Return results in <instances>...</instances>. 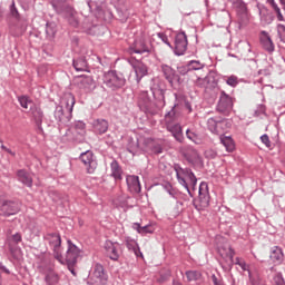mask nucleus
<instances>
[{
	"instance_id": "57",
	"label": "nucleus",
	"mask_w": 285,
	"mask_h": 285,
	"mask_svg": "<svg viewBox=\"0 0 285 285\" xmlns=\"http://www.w3.org/2000/svg\"><path fill=\"white\" fill-rule=\"evenodd\" d=\"M206 159H215L217 157V151L215 149H207L205 150Z\"/></svg>"
},
{
	"instance_id": "15",
	"label": "nucleus",
	"mask_w": 285,
	"mask_h": 285,
	"mask_svg": "<svg viewBox=\"0 0 285 285\" xmlns=\"http://www.w3.org/2000/svg\"><path fill=\"white\" fill-rule=\"evenodd\" d=\"M51 6L58 14H72V8L67 0H51Z\"/></svg>"
},
{
	"instance_id": "53",
	"label": "nucleus",
	"mask_w": 285,
	"mask_h": 285,
	"mask_svg": "<svg viewBox=\"0 0 285 285\" xmlns=\"http://www.w3.org/2000/svg\"><path fill=\"white\" fill-rule=\"evenodd\" d=\"M262 115H266V106L265 105H258L255 110V117H262Z\"/></svg>"
},
{
	"instance_id": "24",
	"label": "nucleus",
	"mask_w": 285,
	"mask_h": 285,
	"mask_svg": "<svg viewBox=\"0 0 285 285\" xmlns=\"http://www.w3.org/2000/svg\"><path fill=\"white\" fill-rule=\"evenodd\" d=\"M161 71L164 73L165 79L168 81V83H170V86H173V83L177 81L178 76L175 69H173V67L168 65H161Z\"/></svg>"
},
{
	"instance_id": "12",
	"label": "nucleus",
	"mask_w": 285,
	"mask_h": 285,
	"mask_svg": "<svg viewBox=\"0 0 285 285\" xmlns=\"http://www.w3.org/2000/svg\"><path fill=\"white\" fill-rule=\"evenodd\" d=\"M218 112H230L233 110V97L227 95L225 91L220 92L219 101L217 105Z\"/></svg>"
},
{
	"instance_id": "5",
	"label": "nucleus",
	"mask_w": 285,
	"mask_h": 285,
	"mask_svg": "<svg viewBox=\"0 0 285 285\" xmlns=\"http://www.w3.org/2000/svg\"><path fill=\"white\" fill-rule=\"evenodd\" d=\"M196 210H206L210 206V193L208 191V183L203 181L198 188V199L194 200Z\"/></svg>"
},
{
	"instance_id": "4",
	"label": "nucleus",
	"mask_w": 285,
	"mask_h": 285,
	"mask_svg": "<svg viewBox=\"0 0 285 285\" xmlns=\"http://www.w3.org/2000/svg\"><path fill=\"white\" fill-rule=\"evenodd\" d=\"M43 239L53 250L55 259H57L60 264H65L63 255H61V235H59V233H47L43 236Z\"/></svg>"
},
{
	"instance_id": "13",
	"label": "nucleus",
	"mask_w": 285,
	"mask_h": 285,
	"mask_svg": "<svg viewBox=\"0 0 285 285\" xmlns=\"http://www.w3.org/2000/svg\"><path fill=\"white\" fill-rule=\"evenodd\" d=\"M166 106V99L164 96V90H160V98L157 102H150L147 107H145L142 110L144 112H147V115H157L161 108Z\"/></svg>"
},
{
	"instance_id": "37",
	"label": "nucleus",
	"mask_w": 285,
	"mask_h": 285,
	"mask_svg": "<svg viewBox=\"0 0 285 285\" xmlns=\"http://www.w3.org/2000/svg\"><path fill=\"white\" fill-rule=\"evenodd\" d=\"M110 168H111V177H114V179H121V175L124 174V170H121V166H119V163L117 160L111 161Z\"/></svg>"
},
{
	"instance_id": "29",
	"label": "nucleus",
	"mask_w": 285,
	"mask_h": 285,
	"mask_svg": "<svg viewBox=\"0 0 285 285\" xmlns=\"http://www.w3.org/2000/svg\"><path fill=\"white\" fill-rule=\"evenodd\" d=\"M18 180L21 181L24 186H28V188H32V177H30V174L28 171L20 169L17 173Z\"/></svg>"
},
{
	"instance_id": "3",
	"label": "nucleus",
	"mask_w": 285,
	"mask_h": 285,
	"mask_svg": "<svg viewBox=\"0 0 285 285\" xmlns=\"http://www.w3.org/2000/svg\"><path fill=\"white\" fill-rule=\"evenodd\" d=\"M104 83L110 90H121L126 86V77L121 72L110 70L104 75Z\"/></svg>"
},
{
	"instance_id": "21",
	"label": "nucleus",
	"mask_w": 285,
	"mask_h": 285,
	"mask_svg": "<svg viewBox=\"0 0 285 285\" xmlns=\"http://www.w3.org/2000/svg\"><path fill=\"white\" fill-rule=\"evenodd\" d=\"M108 120L104 118L96 119L92 122L94 132H96V135H106V132H108Z\"/></svg>"
},
{
	"instance_id": "50",
	"label": "nucleus",
	"mask_w": 285,
	"mask_h": 285,
	"mask_svg": "<svg viewBox=\"0 0 285 285\" xmlns=\"http://www.w3.org/2000/svg\"><path fill=\"white\" fill-rule=\"evenodd\" d=\"M188 70H202L204 65L199 62V60H191L187 63Z\"/></svg>"
},
{
	"instance_id": "61",
	"label": "nucleus",
	"mask_w": 285,
	"mask_h": 285,
	"mask_svg": "<svg viewBox=\"0 0 285 285\" xmlns=\"http://www.w3.org/2000/svg\"><path fill=\"white\" fill-rule=\"evenodd\" d=\"M159 39H161V41L164 43H166V46H168L169 48L173 49V45L168 41V36L164 35V33H158Z\"/></svg>"
},
{
	"instance_id": "60",
	"label": "nucleus",
	"mask_w": 285,
	"mask_h": 285,
	"mask_svg": "<svg viewBox=\"0 0 285 285\" xmlns=\"http://www.w3.org/2000/svg\"><path fill=\"white\" fill-rule=\"evenodd\" d=\"M10 12L14 19H19V10H17L14 2H12L11 7H10Z\"/></svg>"
},
{
	"instance_id": "26",
	"label": "nucleus",
	"mask_w": 285,
	"mask_h": 285,
	"mask_svg": "<svg viewBox=\"0 0 285 285\" xmlns=\"http://www.w3.org/2000/svg\"><path fill=\"white\" fill-rule=\"evenodd\" d=\"M269 259L274 264H282L284 262V252L282 250V248L278 247V246H274L272 248V252H271V255H269Z\"/></svg>"
},
{
	"instance_id": "27",
	"label": "nucleus",
	"mask_w": 285,
	"mask_h": 285,
	"mask_svg": "<svg viewBox=\"0 0 285 285\" xmlns=\"http://www.w3.org/2000/svg\"><path fill=\"white\" fill-rule=\"evenodd\" d=\"M261 43L267 52H275V45L273 43V40L271 39V36L266 33V31H263V36L261 37Z\"/></svg>"
},
{
	"instance_id": "20",
	"label": "nucleus",
	"mask_w": 285,
	"mask_h": 285,
	"mask_svg": "<svg viewBox=\"0 0 285 285\" xmlns=\"http://www.w3.org/2000/svg\"><path fill=\"white\" fill-rule=\"evenodd\" d=\"M30 116L37 128L41 130V124H43V110H41V107L37 105L31 107Z\"/></svg>"
},
{
	"instance_id": "31",
	"label": "nucleus",
	"mask_w": 285,
	"mask_h": 285,
	"mask_svg": "<svg viewBox=\"0 0 285 285\" xmlns=\"http://www.w3.org/2000/svg\"><path fill=\"white\" fill-rule=\"evenodd\" d=\"M72 66L77 72H88V60L83 57L73 59Z\"/></svg>"
},
{
	"instance_id": "42",
	"label": "nucleus",
	"mask_w": 285,
	"mask_h": 285,
	"mask_svg": "<svg viewBox=\"0 0 285 285\" xmlns=\"http://www.w3.org/2000/svg\"><path fill=\"white\" fill-rule=\"evenodd\" d=\"M267 3H269L271 8L276 14L277 21H284V14H282V9H279V6H277V2L275 0H266Z\"/></svg>"
},
{
	"instance_id": "45",
	"label": "nucleus",
	"mask_w": 285,
	"mask_h": 285,
	"mask_svg": "<svg viewBox=\"0 0 285 285\" xmlns=\"http://www.w3.org/2000/svg\"><path fill=\"white\" fill-rule=\"evenodd\" d=\"M45 279H46L48 285L59 284V275L57 273H55L53 271L49 272L46 275Z\"/></svg>"
},
{
	"instance_id": "10",
	"label": "nucleus",
	"mask_w": 285,
	"mask_h": 285,
	"mask_svg": "<svg viewBox=\"0 0 285 285\" xmlns=\"http://www.w3.org/2000/svg\"><path fill=\"white\" fill-rule=\"evenodd\" d=\"M104 248L109 259H111L112 262H119L120 250H121V245H119V243H112L111 240H106Z\"/></svg>"
},
{
	"instance_id": "19",
	"label": "nucleus",
	"mask_w": 285,
	"mask_h": 285,
	"mask_svg": "<svg viewBox=\"0 0 285 285\" xmlns=\"http://www.w3.org/2000/svg\"><path fill=\"white\" fill-rule=\"evenodd\" d=\"M78 88L83 92H92L97 88V83L90 76L81 77L78 81Z\"/></svg>"
},
{
	"instance_id": "44",
	"label": "nucleus",
	"mask_w": 285,
	"mask_h": 285,
	"mask_svg": "<svg viewBox=\"0 0 285 285\" xmlns=\"http://www.w3.org/2000/svg\"><path fill=\"white\" fill-rule=\"evenodd\" d=\"M46 35L49 39H52L57 35V23L47 22L46 24Z\"/></svg>"
},
{
	"instance_id": "43",
	"label": "nucleus",
	"mask_w": 285,
	"mask_h": 285,
	"mask_svg": "<svg viewBox=\"0 0 285 285\" xmlns=\"http://www.w3.org/2000/svg\"><path fill=\"white\" fill-rule=\"evenodd\" d=\"M163 188L164 190H166V193H168L170 197H173L174 199H179V191L175 187H173L170 183L164 184Z\"/></svg>"
},
{
	"instance_id": "54",
	"label": "nucleus",
	"mask_w": 285,
	"mask_h": 285,
	"mask_svg": "<svg viewBox=\"0 0 285 285\" xmlns=\"http://www.w3.org/2000/svg\"><path fill=\"white\" fill-rule=\"evenodd\" d=\"M274 284L275 285H285L284 276L282 275V273H277L274 276Z\"/></svg>"
},
{
	"instance_id": "52",
	"label": "nucleus",
	"mask_w": 285,
	"mask_h": 285,
	"mask_svg": "<svg viewBox=\"0 0 285 285\" xmlns=\"http://www.w3.org/2000/svg\"><path fill=\"white\" fill-rule=\"evenodd\" d=\"M226 83L227 86H232V88H235L237 83H239V80L237 79V76H229L226 79Z\"/></svg>"
},
{
	"instance_id": "49",
	"label": "nucleus",
	"mask_w": 285,
	"mask_h": 285,
	"mask_svg": "<svg viewBox=\"0 0 285 285\" xmlns=\"http://www.w3.org/2000/svg\"><path fill=\"white\" fill-rule=\"evenodd\" d=\"M276 30L279 41H282V43H285V24H277Z\"/></svg>"
},
{
	"instance_id": "9",
	"label": "nucleus",
	"mask_w": 285,
	"mask_h": 285,
	"mask_svg": "<svg viewBox=\"0 0 285 285\" xmlns=\"http://www.w3.org/2000/svg\"><path fill=\"white\" fill-rule=\"evenodd\" d=\"M67 244L68 249L66 258L63 259L65 263L62 264H67V266L70 268V266H75V264H77V259L79 257V247H77V245H75L72 240H68Z\"/></svg>"
},
{
	"instance_id": "16",
	"label": "nucleus",
	"mask_w": 285,
	"mask_h": 285,
	"mask_svg": "<svg viewBox=\"0 0 285 285\" xmlns=\"http://www.w3.org/2000/svg\"><path fill=\"white\" fill-rule=\"evenodd\" d=\"M233 4L236 8L237 16L239 18L240 23H246L249 21L250 17L248 16V8L246 7V2L242 0H237L236 2H233Z\"/></svg>"
},
{
	"instance_id": "7",
	"label": "nucleus",
	"mask_w": 285,
	"mask_h": 285,
	"mask_svg": "<svg viewBox=\"0 0 285 285\" xmlns=\"http://www.w3.org/2000/svg\"><path fill=\"white\" fill-rule=\"evenodd\" d=\"M83 166H86V170L89 175H92L95 170H97V157H95V154L90 150H87L82 154H80L79 158Z\"/></svg>"
},
{
	"instance_id": "17",
	"label": "nucleus",
	"mask_w": 285,
	"mask_h": 285,
	"mask_svg": "<svg viewBox=\"0 0 285 285\" xmlns=\"http://www.w3.org/2000/svg\"><path fill=\"white\" fill-rule=\"evenodd\" d=\"M71 132H73V137L71 138L72 141H79L81 137L86 136V122L81 120H77L73 122L72 127L70 128Z\"/></svg>"
},
{
	"instance_id": "34",
	"label": "nucleus",
	"mask_w": 285,
	"mask_h": 285,
	"mask_svg": "<svg viewBox=\"0 0 285 285\" xmlns=\"http://www.w3.org/2000/svg\"><path fill=\"white\" fill-rule=\"evenodd\" d=\"M128 250H131L136 255V257H139V255L142 257L141 249H139V245L137 242L132 238H127L125 242Z\"/></svg>"
},
{
	"instance_id": "25",
	"label": "nucleus",
	"mask_w": 285,
	"mask_h": 285,
	"mask_svg": "<svg viewBox=\"0 0 285 285\" xmlns=\"http://www.w3.org/2000/svg\"><path fill=\"white\" fill-rule=\"evenodd\" d=\"M92 277L96 278L95 284L90 283V281L87 282L88 285H99V282L104 278L105 272H104V265L97 263L94 266Z\"/></svg>"
},
{
	"instance_id": "35",
	"label": "nucleus",
	"mask_w": 285,
	"mask_h": 285,
	"mask_svg": "<svg viewBox=\"0 0 285 285\" xmlns=\"http://www.w3.org/2000/svg\"><path fill=\"white\" fill-rule=\"evenodd\" d=\"M134 228H136L137 233L140 235H153V233H155V227H153V225L141 226L139 223H135Z\"/></svg>"
},
{
	"instance_id": "55",
	"label": "nucleus",
	"mask_w": 285,
	"mask_h": 285,
	"mask_svg": "<svg viewBox=\"0 0 285 285\" xmlns=\"http://www.w3.org/2000/svg\"><path fill=\"white\" fill-rule=\"evenodd\" d=\"M250 284L252 285H266V281H257V275L250 274Z\"/></svg>"
},
{
	"instance_id": "8",
	"label": "nucleus",
	"mask_w": 285,
	"mask_h": 285,
	"mask_svg": "<svg viewBox=\"0 0 285 285\" xmlns=\"http://www.w3.org/2000/svg\"><path fill=\"white\" fill-rule=\"evenodd\" d=\"M19 204L10 200H6L0 197V215L3 217H10L19 213Z\"/></svg>"
},
{
	"instance_id": "11",
	"label": "nucleus",
	"mask_w": 285,
	"mask_h": 285,
	"mask_svg": "<svg viewBox=\"0 0 285 285\" xmlns=\"http://www.w3.org/2000/svg\"><path fill=\"white\" fill-rule=\"evenodd\" d=\"M129 63L135 71L137 83H140L141 78L148 75V67L144 62L135 60L132 58L129 59Z\"/></svg>"
},
{
	"instance_id": "18",
	"label": "nucleus",
	"mask_w": 285,
	"mask_h": 285,
	"mask_svg": "<svg viewBox=\"0 0 285 285\" xmlns=\"http://www.w3.org/2000/svg\"><path fill=\"white\" fill-rule=\"evenodd\" d=\"M166 129L174 137L175 141H178V144H184V129L179 122L175 125H168L166 126Z\"/></svg>"
},
{
	"instance_id": "56",
	"label": "nucleus",
	"mask_w": 285,
	"mask_h": 285,
	"mask_svg": "<svg viewBox=\"0 0 285 285\" xmlns=\"http://www.w3.org/2000/svg\"><path fill=\"white\" fill-rule=\"evenodd\" d=\"M208 83V80L206 78H197L195 81V86L198 88H206V85Z\"/></svg>"
},
{
	"instance_id": "40",
	"label": "nucleus",
	"mask_w": 285,
	"mask_h": 285,
	"mask_svg": "<svg viewBox=\"0 0 285 285\" xmlns=\"http://www.w3.org/2000/svg\"><path fill=\"white\" fill-rule=\"evenodd\" d=\"M150 96H148V91H142L139 96L138 106L141 110L145 109L149 104H151Z\"/></svg>"
},
{
	"instance_id": "1",
	"label": "nucleus",
	"mask_w": 285,
	"mask_h": 285,
	"mask_svg": "<svg viewBox=\"0 0 285 285\" xmlns=\"http://www.w3.org/2000/svg\"><path fill=\"white\" fill-rule=\"evenodd\" d=\"M75 96L72 94L65 95L60 105L56 107L55 119L58 120L59 126H68L72 119V110L75 108Z\"/></svg>"
},
{
	"instance_id": "36",
	"label": "nucleus",
	"mask_w": 285,
	"mask_h": 285,
	"mask_svg": "<svg viewBox=\"0 0 285 285\" xmlns=\"http://www.w3.org/2000/svg\"><path fill=\"white\" fill-rule=\"evenodd\" d=\"M238 266L242 268V271H245L248 273L249 282H250V275H256L257 277L256 282L263 281L262 276H259V272H257L256 269H250V266L246 264V261H243Z\"/></svg>"
},
{
	"instance_id": "51",
	"label": "nucleus",
	"mask_w": 285,
	"mask_h": 285,
	"mask_svg": "<svg viewBox=\"0 0 285 285\" xmlns=\"http://www.w3.org/2000/svg\"><path fill=\"white\" fill-rule=\"evenodd\" d=\"M128 153L131 155H139V141L136 142H129L127 147Z\"/></svg>"
},
{
	"instance_id": "6",
	"label": "nucleus",
	"mask_w": 285,
	"mask_h": 285,
	"mask_svg": "<svg viewBox=\"0 0 285 285\" xmlns=\"http://www.w3.org/2000/svg\"><path fill=\"white\" fill-rule=\"evenodd\" d=\"M173 48L174 53L177 57H181V55L186 53V50H188V37L186 36V32L181 31L175 36Z\"/></svg>"
},
{
	"instance_id": "23",
	"label": "nucleus",
	"mask_w": 285,
	"mask_h": 285,
	"mask_svg": "<svg viewBox=\"0 0 285 285\" xmlns=\"http://www.w3.org/2000/svg\"><path fill=\"white\" fill-rule=\"evenodd\" d=\"M177 105H174L173 108L165 114V126H173L179 124V112H177Z\"/></svg>"
},
{
	"instance_id": "33",
	"label": "nucleus",
	"mask_w": 285,
	"mask_h": 285,
	"mask_svg": "<svg viewBox=\"0 0 285 285\" xmlns=\"http://www.w3.org/2000/svg\"><path fill=\"white\" fill-rule=\"evenodd\" d=\"M148 52V47L141 41H136L134 46L129 48V55H144Z\"/></svg>"
},
{
	"instance_id": "38",
	"label": "nucleus",
	"mask_w": 285,
	"mask_h": 285,
	"mask_svg": "<svg viewBox=\"0 0 285 285\" xmlns=\"http://www.w3.org/2000/svg\"><path fill=\"white\" fill-rule=\"evenodd\" d=\"M220 144L226 148L227 153L235 150V141L229 136H220Z\"/></svg>"
},
{
	"instance_id": "2",
	"label": "nucleus",
	"mask_w": 285,
	"mask_h": 285,
	"mask_svg": "<svg viewBox=\"0 0 285 285\" xmlns=\"http://www.w3.org/2000/svg\"><path fill=\"white\" fill-rule=\"evenodd\" d=\"M174 170L176 173L178 184L185 187L188 195L193 197L194 196L193 190H195L197 186V176H195V173H193V169L183 168L181 165L175 164Z\"/></svg>"
},
{
	"instance_id": "63",
	"label": "nucleus",
	"mask_w": 285,
	"mask_h": 285,
	"mask_svg": "<svg viewBox=\"0 0 285 285\" xmlns=\"http://www.w3.org/2000/svg\"><path fill=\"white\" fill-rule=\"evenodd\" d=\"M12 240L16 243V244H19V242H21V234L17 233L12 236Z\"/></svg>"
},
{
	"instance_id": "48",
	"label": "nucleus",
	"mask_w": 285,
	"mask_h": 285,
	"mask_svg": "<svg viewBox=\"0 0 285 285\" xmlns=\"http://www.w3.org/2000/svg\"><path fill=\"white\" fill-rule=\"evenodd\" d=\"M219 119L217 118H209L207 120V128L208 130H210V132H214V135H216L217 132V122H218Z\"/></svg>"
},
{
	"instance_id": "14",
	"label": "nucleus",
	"mask_w": 285,
	"mask_h": 285,
	"mask_svg": "<svg viewBox=\"0 0 285 285\" xmlns=\"http://www.w3.org/2000/svg\"><path fill=\"white\" fill-rule=\"evenodd\" d=\"M126 184L131 195H139V193H141V183L139 181V176L127 175Z\"/></svg>"
},
{
	"instance_id": "22",
	"label": "nucleus",
	"mask_w": 285,
	"mask_h": 285,
	"mask_svg": "<svg viewBox=\"0 0 285 285\" xmlns=\"http://www.w3.org/2000/svg\"><path fill=\"white\" fill-rule=\"evenodd\" d=\"M87 6L90 10V12H94L96 17L99 19H104V6L101 4V1L99 0H89L87 2Z\"/></svg>"
},
{
	"instance_id": "58",
	"label": "nucleus",
	"mask_w": 285,
	"mask_h": 285,
	"mask_svg": "<svg viewBox=\"0 0 285 285\" xmlns=\"http://www.w3.org/2000/svg\"><path fill=\"white\" fill-rule=\"evenodd\" d=\"M0 271H2V273H6L7 275H10V269H8L3 263L0 262ZM0 285H3V278L0 274Z\"/></svg>"
},
{
	"instance_id": "30",
	"label": "nucleus",
	"mask_w": 285,
	"mask_h": 285,
	"mask_svg": "<svg viewBox=\"0 0 285 285\" xmlns=\"http://www.w3.org/2000/svg\"><path fill=\"white\" fill-rule=\"evenodd\" d=\"M187 282H196V284H202L204 282V276L199 271H187L185 272Z\"/></svg>"
},
{
	"instance_id": "39",
	"label": "nucleus",
	"mask_w": 285,
	"mask_h": 285,
	"mask_svg": "<svg viewBox=\"0 0 285 285\" xmlns=\"http://www.w3.org/2000/svg\"><path fill=\"white\" fill-rule=\"evenodd\" d=\"M18 101L21 108H24V110H28V108L31 110L36 106L32 99H30L28 96H19Z\"/></svg>"
},
{
	"instance_id": "46",
	"label": "nucleus",
	"mask_w": 285,
	"mask_h": 285,
	"mask_svg": "<svg viewBox=\"0 0 285 285\" xmlns=\"http://www.w3.org/2000/svg\"><path fill=\"white\" fill-rule=\"evenodd\" d=\"M75 14H76L75 9H71V14L65 13L63 17L65 19H68V22L70 23V26H72L73 28H77V26H79V20H77V17Z\"/></svg>"
},
{
	"instance_id": "62",
	"label": "nucleus",
	"mask_w": 285,
	"mask_h": 285,
	"mask_svg": "<svg viewBox=\"0 0 285 285\" xmlns=\"http://www.w3.org/2000/svg\"><path fill=\"white\" fill-rule=\"evenodd\" d=\"M212 281L214 285H222L224 284L223 282H220L217 276L215 274L212 275Z\"/></svg>"
},
{
	"instance_id": "47",
	"label": "nucleus",
	"mask_w": 285,
	"mask_h": 285,
	"mask_svg": "<svg viewBox=\"0 0 285 285\" xmlns=\"http://www.w3.org/2000/svg\"><path fill=\"white\" fill-rule=\"evenodd\" d=\"M186 137H187V139H189V141H193L194 144H200L202 142V140L199 139V136L190 129L186 130Z\"/></svg>"
},
{
	"instance_id": "41",
	"label": "nucleus",
	"mask_w": 285,
	"mask_h": 285,
	"mask_svg": "<svg viewBox=\"0 0 285 285\" xmlns=\"http://www.w3.org/2000/svg\"><path fill=\"white\" fill-rule=\"evenodd\" d=\"M230 128V121L228 119H218L216 125V135H222L224 130H228Z\"/></svg>"
},
{
	"instance_id": "64",
	"label": "nucleus",
	"mask_w": 285,
	"mask_h": 285,
	"mask_svg": "<svg viewBox=\"0 0 285 285\" xmlns=\"http://www.w3.org/2000/svg\"><path fill=\"white\" fill-rule=\"evenodd\" d=\"M243 262H244V259H242L239 257H236V259H235L236 266H239Z\"/></svg>"
},
{
	"instance_id": "59",
	"label": "nucleus",
	"mask_w": 285,
	"mask_h": 285,
	"mask_svg": "<svg viewBox=\"0 0 285 285\" xmlns=\"http://www.w3.org/2000/svg\"><path fill=\"white\" fill-rule=\"evenodd\" d=\"M261 141L266 146V148H271V138H268V135L261 136Z\"/></svg>"
},
{
	"instance_id": "28",
	"label": "nucleus",
	"mask_w": 285,
	"mask_h": 285,
	"mask_svg": "<svg viewBox=\"0 0 285 285\" xmlns=\"http://www.w3.org/2000/svg\"><path fill=\"white\" fill-rule=\"evenodd\" d=\"M219 253L222 257H224V259L229 262V266H233V264H235V249H233V247H223L219 249Z\"/></svg>"
},
{
	"instance_id": "32",
	"label": "nucleus",
	"mask_w": 285,
	"mask_h": 285,
	"mask_svg": "<svg viewBox=\"0 0 285 285\" xmlns=\"http://www.w3.org/2000/svg\"><path fill=\"white\" fill-rule=\"evenodd\" d=\"M147 146L144 149L145 153H154L155 155H160V153H164V148H161V145L155 142L153 139H147Z\"/></svg>"
}]
</instances>
